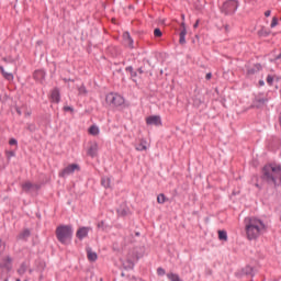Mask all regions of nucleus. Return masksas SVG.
<instances>
[{
  "instance_id": "obj_1",
  "label": "nucleus",
  "mask_w": 281,
  "mask_h": 281,
  "mask_svg": "<svg viewBox=\"0 0 281 281\" xmlns=\"http://www.w3.org/2000/svg\"><path fill=\"white\" fill-rule=\"evenodd\" d=\"M261 180L268 183V186H274L278 188L281 184V167H273L272 165H266L261 169Z\"/></svg>"
},
{
  "instance_id": "obj_2",
  "label": "nucleus",
  "mask_w": 281,
  "mask_h": 281,
  "mask_svg": "<svg viewBox=\"0 0 281 281\" xmlns=\"http://www.w3.org/2000/svg\"><path fill=\"white\" fill-rule=\"evenodd\" d=\"M265 229V223L256 217H250L246 224L248 240H256L260 236V231Z\"/></svg>"
},
{
  "instance_id": "obj_3",
  "label": "nucleus",
  "mask_w": 281,
  "mask_h": 281,
  "mask_svg": "<svg viewBox=\"0 0 281 281\" xmlns=\"http://www.w3.org/2000/svg\"><path fill=\"white\" fill-rule=\"evenodd\" d=\"M55 234L61 245H71V239L74 238V227L71 225H59Z\"/></svg>"
},
{
  "instance_id": "obj_4",
  "label": "nucleus",
  "mask_w": 281,
  "mask_h": 281,
  "mask_svg": "<svg viewBox=\"0 0 281 281\" xmlns=\"http://www.w3.org/2000/svg\"><path fill=\"white\" fill-rule=\"evenodd\" d=\"M238 5H239L238 0H227L222 5V12L226 16H229L236 13V11L238 10Z\"/></svg>"
},
{
  "instance_id": "obj_5",
  "label": "nucleus",
  "mask_w": 281,
  "mask_h": 281,
  "mask_svg": "<svg viewBox=\"0 0 281 281\" xmlns=\"http://www.w3.org/2000/svg\"><path fill=\"white\" fill-rule=\"evenodd\" d=\"M106 104L110 106H122L124 104V97L115 93H110L105 97Z\"/></svg>"
},
{
  "instance_id": "obj_6",
  "label": "nucleus",
  "mask_w": 281,
  "mask_h": 281,
  "mask_svg": "<svg viewBox=\"0 0 281 281\" xmlns=\"http://www.w3.org/2000/svg\"><path fill=\"white\" fill-rule=\"evenodd\" d=\"M12 262L13 259L10 256L3 257L0 260V269H2V271H7V273H10V271H12Z\"/></svg>"
},
{
  "instance_id": "obj_7",
  "label": "nucleus",
  "mask_w": 281,
  "mask_h": 281,
  "mask_svg": "<svg viewBox=\"0 0 281 281\" xmlns=\"http://www.w3.org/2000/svg\"><path fill=\"white\" fill-rule=\"evenodd\" d=\"M76 170H80V166H78L77 164L68 165L59 173V177H68V175H74V172H76Z\"/></svg>"
},
{
  "instance_id": "obj_8",
  "label": "nucleus",
  "mask_w": 281,
  "mask_h": 281,
  "mask_svg": "<svg viewBox=\"0 0 281 281\" xmlns=\"http://www.w3.org/2000/svg\"><path fill=\"white\" fill-rule=\"evenodd\" d=\"M146 124L148 126H161V116L150 115L146 119Z\"/></svg>"
},
{
  "instance_id": "obj_9",
  "label": "nucleus",
  "mask_w": 281,
  "mask_h": 281,
  "mask_svg": "<svg viewBox=\"0 0 281 281\" xmlns=\"http://www.w3.org/2000/svg\"><path fill=\"white\" fill-rule=\"evenodd\" d=\"M267 102H269L268 98L257 97V98H255V100L252 102V106L255 109H262V106H265L267 104Z\"/></svg>"
},
{
  "instance_id": "obj_10",
  "label": "nucleus",
  "mask_w": 281,
  "mask_h": 281,
  "mask_svg": "<svg viewBox=\"0 0 281 281\" xmlns=\"http://www.w3.org/2000/svg\"><path fill=\"white\" fill-rule=\"evenodd\" d=\"M88 236H89V227L82 226L76 233V237L79 240H82L83 238H87Z\"/></svg>"
},
{
  "instance_id": "obj_11",
  "label": "nucleus",
  "mask_w": 281,
  "mask_h": 281,
  "mask_svg": "<svg viewBox=\"0 0 281 281\" xmlns=\"http://www.w3.org/2000/svg\"><path fill=\"white\" fill-rule=\"evenodd\" d=\"M87 155L89 157H97L98 155V143H90V146L88 148Z\"/></svg>"
},
{
  "instance_id": "obj_12",
  "label": "nucleus",
  "mask_w": 281,
  "mask_h": 281,
  "mask_svg": "<svg viewBox=\"0 0 281 281\" xmlns=\"http://www.w3.org/2000/svg\"><path fill=\"white\" fill-rule=\"evenodd\" d=\"M87 251V258L89 262H95L98 260V254L91 249V247L86 248Z\"/></svg>"
},
{
  "instance_id": "obj_13",
  "label": "nucleus",
  "mask_w": 281,
  "mask_h": 281,
  "mask_svg": "<svg viewBox=\"0 0 281 281\" xmlns=\"http://www.w3.org/2000/svg\"><path fill=\"white\" fill-rule=\"evenodd\" d=\"M45 76H46L45 70H35L33 74V78L37 82H43V80H45Z\"/></svg>"
},
{
  "instance_id": "obj_14",
  "label": "nucleus",
  "mask_w": 281,
  "mask_h": 281,
  "mask_svg": "<svg viewBox=\"0 0 281 281\" xmlns=\"http://www.w3.org/2000/svg\"><path fill=\"white\" fill-rule=\"evenodd\" d=\"M181 32H180V38H179V43L180 45H186V34H188V30L186 29V22L181 23Z\"/></svg>"
},
{
  "instance_id": "obj_15",
  "label": "nucleus",
  "mask_w": 281,
  "mask_h": 281,
  "mask_svg": "<svg viewBox=\"0 0 281 281\" xmlns=\"http://www.w3.org/2000/svg\"><path fill=\"white\" fill-rule=\"evenodd\" d=\"M258 71H262L261 64H255L252 68H248L247 76H254V75L258 74Z\"/></svg>"
},
{
  "instance_id": "obj_16",
  "label": "nucleus",
  "mask_w": 281,
  "mask_h": 281,
  "mask_svg": "<svg viewBox=\"0 0 281 281\" xmlns=\"http://www.w3.org/2000/svg\"><path fill=\"white\" fill-rule=\"evenodd\" d=\"M123 41L126 43L127 47H130V49H133V37H131V33L128 32H124L123 33Z\"/></svg>"
},
{
  "instance_id": "obj_17",
  "label": "nucleus",
  "mask_w": 281,
  "mask_h": 281,
  "mask_svg": "<svg viewBox=\"0 0 281 281\" xmlns=\"http://www.w3.org/2000/svg\"><path fill=\"white\" fill-rule=\"evenodd\" d=\"M241 273H244V276H250V278H254V276H256V270L251 266H246L243 268Z\"/></svg>"
},
{
  "instance_id": "obj_18",
  "label": "nucleus",
  "mask_w": 281,
  "mask_h": 281,
  "mask_svg": "<svg viewBox=\"0 0 281 281\" xmlns=\"http://www.w3.org/2000/svg\"><path fill=\"white\" fill-rule=\"evenodd\" d=\"M50 98L56 102V104H58V102H60V90L58 88H54Z\"/></svg>"
},
{
  "instance_id": "obj_19",
  "label": "nucleus",
  "mask_w": 281,
  "mask_h": 281,
  "mask_svg": "<svg viewBox=\"0 0 281 281\" xmlns=\"http://www.w3.org/2000/svg\"><path fill=\"white\" fill-rule=\"evenodd\" d=\"M32 236L30 228L24 229L18 235V240H27Z\"/></svg>"
},
{
  "instance_id": "obj_20",
  "label": "nucleus",
  "mask_w": 281,
  "mask_h": 281,
  "mask_svg": "<svg viewBox=\"0 0 281 281\" xmlns=\"http://www.w3.org/2000/svg\"><path fill=\"white\" fill-rule=\"evenodd\" d=\"M125 71H127V74H130L131 79L133 80V82H137V71L135 70V68H133V66H127L125 68Z\"/></svg>"
},
{
  "instance_id": "obj_21",
  "label": "nucleus",
  "mask_w": 281,
  "mask_h": 281,
  "mask_svg": "<svg viewBox=\"0 0 281 281\" xmlns=\"http://www.w3.org/2000/svg\"><path fill=\"white\" fill-rule=\"evenodd\" d=\"M2 76H3L4 80H8V82H12V80H14V75L12 72L2 70Z\"/></svg>"
},
{
  "instance_id": "obj_22",
  "label": "nucleus",
  "mask_w": 281,
  "mask_h": 281,
  "mask_svg": "<svg viewBox=\"0 0 281 281\" xmlns=\"http://www.w3.org/2000/svg\"><path fill=\"white\" fill-rule=\"evenodd\" d=\"M34 189V184L32 182H25L22 184L23 192H30V190Z\"/></svg>"
},
{
  "instance_id": "obj_23",
  "label": "nucleus",
  "mask_w": 281,
  "mask_h": 281,
  "mask_svg": "<svg viewBox=\"0 0 281 281\" xmlns=\"http://www.w3.org/2000/svg\"><path fill=\"white\" fill-rule=\"evenodd\" d=\"M167 278H168V280H170V281H183V280H181V278L179 277V274H177V273H167Z\"/></svg>"
},
{
  "instance_id": "obj_24",
  "label": "nucleus",
  "mask_w": 281,
  "mask_h": 281,
  "mask_svg": "<svg viewBox=\"0 0 281 281\" xmlns=\"http://www.w3.org/2000/svg\"><path fill=\"white\" fill-rule=\"evenodd\" d=\"M119 216H127L128 215V209L127 207H122L120 206L117 210H116Z\"/></svg>"
},
{
  "instance_id": "obj_25",
  "label": "nucleus",
  "mask_w": 281,
  "mask_h": 281,
  "mask_svg": "<svg viewBox=\"0 0 281 281\" xmlns=\"http://www.w3.org/2000/svg\"><path fill=\"white\" fill-rule=\"evenodd\" d=\"M25 271H27V265L25 262H22L20 268L18 269L19 276H24Z\"/></svg>"
},
{
  "instance_id": "obj_26",
  "label": "nucleus",
  "mask_w": 281,
  "mask_h": 281,
  "mask_svg": "<svg viewBox=\"0 0 281 281\" xmlns=\"http://www.w3.org/2000/svg\"><path fill=\"white\" fill-rule=\"evenodd\" d=\"M99 133H100V128H98V126L92 125V126L89 127V134L90 135H99Z\"/></svg>"
},
{
  "instance_id": "obj_27",
  "label": "nucleus",
  "mask_w": 281,
  "mask_h": 281,
  "mask_svg": "<svg viewBox=\"0 0 281 281\" xmlns=\"http://www.w3.org/2000/svg\"><path fill=\"white\" fill-rule=\"evenodd\" d=\"M101 184L103 186V188H111V178H102Z\"/></svg>"
},
{
  "instance_id": "obj_28",
  "label": "nucleus",
  "mask_w": 281,
  "mask_h": 281,
  "mask_svg": "<svg viewBox=\"0 0 281 281\" xmlns=\"http://www.w3.org/2000/svg\"><path fill=\"white\" fill-rule=\"evenodd\" d=\"M218 239L227 241V232L226 231H218Z\"/></svg>"
},
{
  "instance_id": "obj_29",
  "label": "nucleus",
  "mask_w": 281,
  "mask_h": 281,
  "mask_svg": "<svg viewBox=\"0 0 281 281\" xmlns=\"http://www.w3.org/2000/svg\"><path fill=\"white\" fill-rule=\"evenodd\" d=\"M154 36H155L156 38H161V36H164V33L161 32V29L156 27V29L154 30Z\"/></svg>"
},
{
  "instance_id": "obj_30",
  "label": "nucleus",
  "mask_w": 281,
  "mask_h": 281,
  "mask_svg": "<svg viewBox=\"0 0 281 281\" xmlns=\"http://www.w3.org/2000/svg\"><path fill=\"white\" fill-rule=\"evenodd\" d=\"M259 36H269V34H271V31H268L267 29L262 27L259 32H258Z\"/></svg>"
},
{
  "instance_id": "obj_31",
  "label": "nucleus",
  "mask_w": 281,
  "mask_h": 281,
  "mask_svg": "<svg viewBox=\"0 0 281 281\" xmlns=\"http://www.w3.org/2000/svg\"><path fill=\"white\" fill-rule=\"evenodd\" d=\"M78 92H79V95H87V93H88L87 87H85V85H82L81 87L78 88Z\"/></svg>"
},
{
  "instance_id": "obj_32",
  "label": "nucleus",
  "mask_w": 281,
  "mask_h": 281,
  "mask_svg": "<svg viewBox=\"0 0 281 281\" xmlns=\"http://www.w3.org/2000/svg\"><path fill=\"white\" fill-rule=\"evenodd\" d=\"M157 203H159V204L166 203V195H165L164 193H160V194L157 196Z\"/></svg>"
},
{
  "instance_id": "obj_33",
  "label": "nucleus",
  "mask_w": 281,
  "mask_h": 281,
  "mask_svg": "<svg viewBox=\"0 0 281 281\" xmlns=\"http://www.w3.org/2000/svg\"><path fill=\"white\" fill-rule=\"evenodd\" d=\"M26 128L30 131V133H36V124L34 123L27 124Z\"/></svg>"
},
{
  "instance_id": "obj_34",
  "label": "nucleus",
  "mask_w": 281,
  "mask_h": 281,
  "mask_svg": "<svg viewBox=\"0 0 281 281\" xmlns=\"http://www.w3.org/2000/svg\"><path fill=\"white\" fill-rule=\"evenodd\" d=\"M97 227H98L99 229H102V231H105V229H106V225H104V221L99 222L98 225H97Z\"/></svg>"
},
{
  "instance_id": "obj_35",
  "label": "nucleus",
  "mask_w": 281,
  "mask_h": 281,
  "mask_svg": "<svg viewBox=\"0 0 281 281\" xmlns=\"http://www.w3.org/2000/svg\"><path fill=\"white\" fill-rule=\"evenodd\" d=\"M146 145H144L143 143H140V144H138L137 146H136V150H139V151H142V150H146Z\"/></svg>"
},
{
  "instance_id": "obj_36",
  "label": "nucleus",
  "mask_w": 281,
  "mask_h": 281,
  "mask_svg": "<svg viewBox=\"0 0 281 281\" xmlns=\"http://www.w3.org/2000/svg\"><path fill=\"white\" fill-rule=\"evenodd\" d=\"M267 83L271 87L273 85V76L268 75L267 77Z\"/></svg>"
},
{
  "instance_id": "obj_37",
  "label": "nucleus",
  "mask_w": 281,
  "mask_h": 281,
  "mask_svg": "<svg viewBox=\"0 0 281 281\" xmlns=\"http://www.w3.org/2000/svg\"><path fill=\"white\" fill-rule=\"evenodd\" d=\"M278 25V18H272V22L270 24V27H276Z\"/></svg>"
},
{
  "instance_id": "obj_38",
  "label": "nucleus",
  "mask_w": 281,
  "mask_h": 281,
  "mask_svg": "<svg viewBox=\"0 0 281 281\" xmlns=\"http://www.w3.org/2000/svg\"><path fill=\"white\" fill-rule=\"evenodd\" d=\"M157 273H158V276H166V270L160 267L157 269Z\"/></svg>"
},
{
  "instance_id": "obj_39",
  "label": "nucleus",
  "mask_w": 281,
  "mask_h": 281,
  "mask_svg": "<svg viewBox=\"0 0 281 281\" xmlns=\"http://www.w3.org/2000/svg\"><path fill=\"white\" fill-rule=\"evenodd\" d=\"M9 144H10V146H16V144H19V142L15 138H10Z\"/></svg>"
},
{
  "instance_id": "obj_40",
  "label": "nucleus",
  "mask_w": 281,
  "mask_h": 281,
  "mask_svg": "<svg viewBox=\"0 0 281 281\" xmlns=\"http://www.w3.org/2000/svg\"><path fill=\"white\" fill-rule=\"evenodd\" d=\"M64 111H66V112L70 111V113H74V108L66 105V106H64Z\"/></svg>"
},
{
  "instance_id": "obj_41",
  "label": "nucleus",
  "mask_w": 281,
  "mask_h": 281,
  "mask_svg": "<svg viewBox=\"0 0 281 281\" xmlns=\"http://www.w3.org/2000/svg\"><path fill=\"white\" fill-rule=\"evenodd\" d=\"M201 104H202L201 99H194V105L195 106H201Z\"/></svg>"
},
{
  "instance_id": "obj_42",
  "label": "nucleus",
  "mask_w": 281,
  "mask_h": 281,
  "mask_svg": "<svg viewBox=\"0 0 281 281\" xmlns=\"http://www.w3.org/2000/svg\"><path fill=\"white\" fill-rule=\"evenodd\" d=\"M15 153L14 151H7V157L10 159V157H14Z\"/></svg>"
},
{
  "instance_id": "obj_43",
  "label": "nucleus",
  "mask_w": 281,
  "mask_h": 281,
  "mask_svg": "<svg viewBox=\"0 0 281 281\" xmlns=\"http://www.w3.org/2000/svg\"><path fill=\"white\" fill-rule=\"evenodd\" d=\"M205 80H212V72H207V74H206Z\"/></svg>"
},
{
  "instance_id": "obj_44",
  "label": "nucleus",
  "mask_w": 281,
  "mask_h": 281,
  "mask_svg": "<svg viewBox=\"0 0 281 281\" xmlns=\"http://www.w3.org/2000/svg\"><path fill=\"white\" fill-rule=\"evenodd\" d=\"M15 112L18 113V115H22L21 108L15 106Z\"/></svg>"
},
{
  "instance_id": "obj_45",
  "label": "nucleus",
  "mask_w": 281,
  "mask_h": 281,
  "mask_svg": "<svg viewBox=\"0 0 281 281\" xmlns=\"http://www.w3.org/2000/svg\"><path fill=\"white\" fill-rule=\"evenodd\" d=\"M136 72H138L140 75L144 74V67H139Z\"/></svg>"
},
{
  "instance_id": "obj_46",
  "label": "nucleus",
  "mask_w": 281,
  "mask_h": 281,
  "mask_svg": "<svg viewBox=\"0 0 281 281\" xmlns=\"http://www.w3.org/2000/svg\"><path fill=\"white\" fill-rule=\"evenodd\" d=\"M265 16H271V10L266 11Z\"/></svg>"
},
{
  "instance_id": "obj_47",
  "label": "nucleus",
  "mask_w": 281,
  "mask_h": 281,
  "mask_svg": "<svg viewBox=\"0 0 281 281\" xmlns=\"http://www.w3.org/2000/svg\"><path fill=\"white\" fill-rule=\"evenodd\" d=\"M194 30H196V27H199V20H196V22L193 24Z\"/></svg>"
},
{
  "instance_id": "obj_48",
  "label": "nucleus",
  "mask_w": 281,
  "mask_h": 281,
  "mask_svg": "<svg viewBox=\"0 0 281 281\" xmlns=\"http://www.w3.org/2000/svg\"><path fill=\"white\" fill-rule=\"evenodd\" d=\"M33 188H34L35 190H41V186H38V184H33Z\"/></svg>"
},
{
  "instance_id": "obj_49",
  "label": "nucleus",
  "mask_w": 281,
  "mask_h": 281,
  "mask_svg": "<svg viewBox=\"0 0 281 281\" xmlns=\"http://www.w3.org/2000/svg\"><path fill=\"white\" fill-rule=\"evenodd\" d=\"M259 87H265V80H259Z\"/></svg>"
},
{
  "instance_id": "obj_50",
  "label": "nucleus",
  "mask_w": 281,
  "mask_h": 281,
  "mask_svg": "<svg viewBox=\"0 0 281 281\" xmlns=\"http://www.w3.org/2000/svg\"><path fill=\"white\" fill-rule=\"evenodd\" d=\"M64 81H65V82H74V79H67V78H65Z\"/></svg>"
},
{
  "instance_id": "obj_51",
  "label": "nucleus",
  "mask_w": 281,
  "mask_h": 281,
  "mask_svg": "<svg viewBox=\"0 0 281 281\" xmlns=\"http://www.w3.org/2000/svg\"><path fill=\"white\" fill-rule=\"evenodd\" d=\"M274 60H281V53L274 58Z\"/></svg>"
},
{
  "instance_id": "obj_52",
  "label": "nucleus",
  "mask_w": 281,
  "mask_h": 281,
  "mask_svg": "<svg viewBox=\"0 0 281 281\" xmlns=\"http://www.w3.org/2000/svg\"><path fill=\"white\" fill-rule=\"evenodd\" d=\"M128 262H130L128 269H133V262L132 261H128Z\"/></svg>"
},
{
  "instance_id": "obj_53",
  "label": "nucleus",
  "mask_w": 281,
  "mask_h": 281,
  "mask_svg": "<svg viewBox=\"0 0 281 281\" xmlns=\"http://www.w3.org/2000/svg\"><path fill=\"white\" fill-rule=\"evenodd\" d=\"M4 70L3 66H0V72L3 74Z\"/></svg>"
},
{
  "instance_id": "obj_54",
  "label": "nucleus",
  "mask_w": 281,
  "mask_h": 281,
  "mask_svg": "<svg viewBox=\"0 0 281 281\" xmlns=\"http://www.w3.org/2000/svg\"><path fill=\"white\" fill-rule=\"evenodd\" d=\"M40 267H42V269H45V263H40Z\"/></svg>"
},
{
  "instance_id": "obj_55",
  "label": "nucleus",
  "mask_w": 281,
  "mask_h": 281,
  "mask_svg": "<svg viewBox=\"0 0 281 281\" xmlns=\"http://www.w3.org/2000/svg\"><path fill=\"white\" fill-rule=\"evenodd\" d=\"M225 31H226V32L229 31V25H225Z\"/></svg>"
},
{
  "instance_id": "obj_56",
  "label": "nucleus",
  "mask_w": 281,
  "mask_h": 281,
  "mask_svg": "<svg viewBox=\"0 0 281 281\" xmlns=\"http://www.w3.org/2000/svg\"><path fill=\"white\" fill-rule=\"evenodd\" d=\"M2 60H3V63H8V58L7 57H3Z\"/></svg>"
},
{
  "instance_id": "obj_57",
  "label": "nucleus",
  "mask_w": 281,
  "mask_h": 281,
  "mask_svg": "<svg viewBox=\"0 0 281 281\" xmlns=\"http://www.w3.org/2000/svg\"><path fill=\"white\" fill-rule=\"evenodd\" d=\"M3 281H10V280H9L8 277H7Z\"/></svg>"
},
{
  "instance_id": "obj_58",
  "label": "nucleus",
  "mask_w": 281,
  "mask_h": 281,
  "mask_svg": "<svg viewBox=\"0 0 281 281\" xmlns=\"http://www.w3.org/2000/svg\"><path fill=\"white\" fill-rule=\"evenodd\" d=\"M117 71H119V72H122V69H119Z\"/></svg>"
},
{
  "instance_id": "obj_59",
  "label": "nucleus",
  "mask_w": 281,
  "mask_h": 281,
  "mask_svg": "<svg viewBox=\"0 0 281 281\" xmlns=\"http://www.w3.org/2000/svg\"><path fill=\"white\" fill-rule=\"evenodd\" d=\"M121 276L124 277V272H122Z\"/></svg>"
},
{
  "instance_id": "obj_60",
  "label": "nucleus",
  "mask_w": 281,
  "mask_h": 281,
  "mask_svg": "<svg viewBox=\"0 0 281 281\" xmlns=\"http://www.w3.org/2000/svg\"><path fill=\"white\" fill-rule=\"evenodd\" d=\"M148 65H150V60H147Z\"/></svg>"
},
{
  "instance_id": "obj_61",
  "label": "nucleus",
  "mask_w": 281,
  "mask_h": 281,
  "mask_svg": "<svg viewBox=\"0 0 281 281\" xmlns=\"http://www.w3.org/2000/svg\"><path fill=\"white\" fill-rule=\"evenodd\" d=\"M195 38H199V35H195Z\"/></svg>"
},
{
  "instance_id": "obj_62",
  "label": "nucleus",
  "mask_w": 281,
  "mask_h": 281,
  "mask_svg": "<svg viewBox=\"0 0 281 281\" xmlns=\"http://www.w3.org/2000/svg\"><path fill=\"white\" fill-rule=\"evenodd\" d=\"M192 43H196V41L193 40Z\"/></svg>"
},
{
  "instance_id": "obj_63",
  "label": "nucleus",
  "mask_w": 281,
  "mask_h": 281,
  "mask_svg": "<svg viewBox=\"0 0 281 281\" xmlns=\"http://www.w3.org/2000/svg\"><path fill=\"white\" fill-rule=\"evenodd\" d=\"M16 281H21V279H16Z\"/></svg>"
},
{
  "instance_id": "obj_64",
  "label": "nucleus",
  "mask_w": 281,
  "mask_h": 281,
  "mask_svg": "<svg viewBox=\"0 0 281 281\" xmlns=\"http://www.w3.org/2000/svg\"><path fill=\"white\" fill-rule=\"evenodd\" d=\"M30 271V273H32V269L31 270H29Z\"/></svg>"
}]
</instances>
